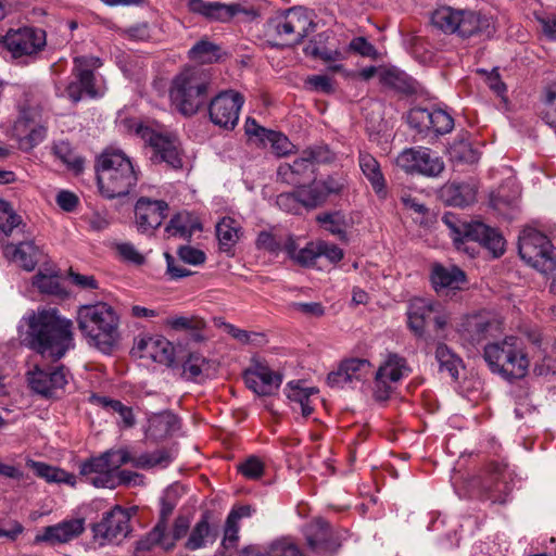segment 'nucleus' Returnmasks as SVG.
<instances>
[{"label":"nucleus","instance_id":"nucleus-1","mask_svg":"<svg viewBox=\"0 0 556 556\" xmlns=\"http://www.w3.org/2000/svg\"><path fill=\"white\" fill-rule=\"evenodd\" d=\"M27 345L42 356L60 359L73 346V323L55 308L31 312L23 318Z\"/></svg>","mask_w":556,"mask_h":556},{"label":"nucleus","instance_id":"nucleus-2","mask_svg":"<svg viewBox=\"0 0 556 556\" xmlns=\"http://www.w3.org/2000/svg\"><path fill=\"white\" fill-rule=\"evenodd\" d=\"M169 463L170 455L166 450L134 455L127 447L111 448L84 460L79 466V475L96 488L114 489V470L123 465L131 464L136 468L149 469Z\"/></svg>","mask_w":556,"mask_h":556},{"label":"nucleus","instance_id":"nucleus-3","mask_svg":"<svg viewBox=\"0 0 556 556\" xmlns=\"http://www.w3.org/2000/svg\"><path fill=\"white\" fill-rule=\"evenodd\" d=\"M78 329L89 345L109 354L119 339V316L110 304L81 305L77 311Z\"/></svg>","mask_w":556,"mask_h":556},{"label":"nucleus","instance_id":"nucleus-4","mask_svg":"<svg viewBox=\"0 0 556 556\" xmlns=\"http://www.w3.org/2000/svg\"><path fill=\"white\" fill-rule=\"evenodd\" d=\"M99 190L108 199L127 195L138 182V173L122 151H104L97 160Z\"/></svg>","mask_w":556,"mask_h":556},{"label":"nucleus","instance_id":"nucleus-5","mask_svg":"<svg viewBox=\"0 0 556 556\" xmlns=\"http://www.w3.org/2000/svg\"><path fill=\"white\" fill-rule=\"evenodd\" d=\"M211 75L199 67H187L176 75L169 88L172 105L184 116H192L206 103Z\"/></svg>","mask_w":556,"mask_h":556},{"label":"nucleus","instance_id":"nucleus-6","mask_svg":"<svg viewBox=\"0 0 556 556\" xmlns=\"http://www.w3.org/2000/svg\"><path fill=\"white\" fill-rule=\"evenodd\" d=\"M483 357L493 374L509 380L523 378L530 365L522 339L515 336L486 344Z\"/></svg>","mask_w":556,"mask_h":556},{"label":"nucleus","instance_id":"nucleus-7","mask_svg":"<svg viewBox=\"0 0 556 556\" xmlns=\"http://www.w3.org/2000/svg\"><path fill=\"white\" fill-rule=\"evenodd\" d=\"M442 222L450 229V235L459 249L460 244L469 241L480 243L494 257L505 252V239L498 230L481 222H463L456 214L447 212Z\"/></svg>","mask_w":556,"mask_h":556},{"label":"nucleus","instance_id":"nucleus-8","mask_svg":"<svg viewBox=\"0 0 556 556\" xmlns=\"http://www.w3.org/2000/svg\"><path fill=\"white\" fill-rule=\"evenodd\" d=\"M519 255L544 275L556 273V248L549 239L534 228H525L519 236Z\"/></svg>","mask_w":556,"mask_h":556},{"label":"nucleus","instance_id":"nucleus-9","mask_svg":"<svg viewBox=\"0 0 556 556\" xmlns=\"http://www.w3.org/2000/svg\"><path fill=\"white\" fill-rule=\"evenodd\" d=\"M333 160L334 154L327 146L309 147L303 150L292 163H281L277 169V175L281 181L299 187L315 175L316 165L330 163Z\"/></svg>","mask_w":556,"mask_h":556},{"label":"nucleus","instance_id":"nucleus-10","mask_svg":"<svg viewBox=\"0 0 556 556\" xmlns=\"http://www.w3.org/2000/svg\"><path fill=\"white\" fill-rule=\"evenodd\" d=\"M269 27L285 45L300 43L315 27L311 12L295 7L277 13L269 21Z\"/></svg>","mask_w":556,"mask_h":556},{"label":"nucleus","instance_id":"nucleus-11","mask_svg":"<svg viewBox=\"0 0 556 556\" xmlns=\"http://www.w3.org/2000/svg\"><path fill=\"white\" fill-rule=\"evenodd\" d=\"M136 134L150 149V160L152 163H165L172 168L182 167L179 141L176 136L154 130L142 124L136 127Z\"/></svg>","mask_w":556,"mask_h":556},{"label":"nucleus","instance_id":"nucleus-12","mask_svg":"<svg viewBox=\"0 0 556 556\" xmlns=\"http://www.w3.org/2000/svg\"><path fill=\"white\" fill-rule=\"evenodd\" d=\"M1 42L13 59H33L45 49L47 34L43 29L36 27L9 29Z\"/></svg>","mask_w":556,"mask_h":556},{"label":"nucleus","instance_id":"nucleus-13","mask_svg":"<svg viewBox=\"0 0 556 556\" xmlns=\"http://www.w3.org/2000/svg\"><path fill=\"white\" fill-rule=\"evenodd\" d=\"M73 62L75 79L66 86V96L74 103L79 102L84 94L89 98L98 97L93 70L102 65L101 60L93 55H83L74 58Z\"/></svg>","mask_w":556,"mask_h":556},{"label":"nucleus","instance_id":"nucleus-14","mask_svg":"<svg viewBox=\"0 0 556 556\" xmlns=\"http://www.w3.org/2000/svg\"><path fill=\"white\" fill-rule=\"evenodd\" d=\"M396 165L408 174L427 177H438L445 168L442 157L426 147L403 150L396 157Z\"/></svg>","mask_w":556,"mask_h":556},{"label":"nucleus","instance_id":"nucleus-15","mask_svg":"<svg viewBox=\"0 0 556 556\" xmlns=\"http://www.w3.org/2000/svg\"><path fill=\"white\" fill-rule=\"evenodd\" d=\"M244 97L232 89L220 91L208 104L211 122L226 130H232L238 125Z\"/></svg>","mask_w":556,"mask_h":556},{"label":"nucleus","instance_id":"nucleus-16","mask_svg":"<svg viewBox=\"0 0 556 556\" xmlns=\"http://www.w3.org/2000/svg\"><path fill=\"white\" fill-rule=\"evenodd\" d=\"M130 532V516L121 506L105 513L102 519L93 525V540L100 546L121 543Z\"/></svg>","mask_w":556,"mask_h":556},{"label":"nucleus","instance_id":"nucleus-17","mask_svg":"<svg viewBox=\"0 0 556 556\" xmlns=\"http://www.w3.org/2000/svg\"><path fill=\"white\" fill-rule=\"evenodd\" d=\"M409 370L404 357L397 354H389L379 366L375 376V400L379 402L387 401L394 390L393 383L399 382L404 376L408 375Z\"/></svg>","mask_w":556,"mask_h":556},{"label":"nucleus","instance_id":"nucleus-18","mask_svg":"<svg viewBox=\"0 0 556 556\" xmlns=\"http://www.w3.org/2000/svg\"><path fill=\"white\" fill-rule=\"evenodd\" d=\"M345 531L333 530L329 522L318 518L306 528L307 546L318 556H332L341 546Z\"/></svg>","mask_w":556,"mask_h":556},{"label":"nucleus","instance_id":"nucleus-19","mask_svg":"<svg viewBox=\"0 0 556 556\" xmlns=\"http://www.w3.org/2000/svg\"><path fill=\"white\" fill-rule=\"evenodd\" d=\"M168 204L164 200L141 197L135 204V217L138 231L144 235L153 232L162 225L168 214Z\"/></svg>","mask_w":556,"mask_h":556},{"label":"nucleus","instance_id":"nucleus-20","mask_svg":"<svg viewBox=\"0 0 556 556\" xmlns=\"http://www.w3.org/2000/svg\"><path fill=\"white\" fill-rule=\"evenodd\" d=\"M28 383L34 392L52 397L67 384V370L63 366L48 369L36 367L28 374Z\"/></svg>","mask_w":556,"mask_h":556},{"label":"nucleus","instance_id":"nucleus-21","mask_svg":"<svg viewBox=\"0 0 556 556\" xmlns=\"http://www.w3.org/2000/svg\"><path fill=\"white\" fill-rule=\"evenodd\" d=\"M509 479L507 464L504 462L492 460L485 466L482 488L492 502L505 501L511 490Z\"/></svg>","mask_w":556,"mask_h":556},{"label":"nucleus","instance_id":"nucleus-22","mask_svg":"<svg viewBox=\"0 0 556 556\" xmlns=\"http://www.w3.org/2000/svg\"><path fill=\"white\" fill-rule=\"evenodd\" d=\"M175 504L162 500L160 519L155 527L137 543L138 551H150L154 546L159 545L165 551L173 548V540L166 536L167 521L169 516L173 514Z\"/></svg>","mask_w":556,"mask_h":556},{"label":"nucleus","instance_id":"nucleus-23","mask_svg":"<svg viewBox=\"0 0 556 556\" xmlns=\"http://www.w3.org/2000/svg\"><path fill=\"white\" fill-rule=\"evenodd\" d=\"M371 371V364L364 358H350L341 363L337 371L327 377V383L332 388H342L346 383L362 381Z\"/></svg>","mask_w":556,"mask_h":556},{"label":"nucleus","instance_id":"nucleus-24","mask_svg":"<svg viewBox=\"0 0 556 556\" xmlns=\"http://www.w3.org/2000/svg\"><path fill=\"white\" fill-rule=\"evenodd\" d=\"M84 531L85 519L63 520L56 525L45 527L42 532L36 535L35 543L63 544L78 538Z\"/></svg>","mask_w":556,"mask_h":556},{"label":"nucleus","instance_id":"nucleus-25","mask_svg":"<svg viewBox=\"0 0 556 556\" xmlns=\"http://www.w3.org/2000/svg\"><path fill=\"white\" fill-rule=\"evenodd\" d=\"M135 349L140 358H149L164 365H170L174 362V348L163 337L140 338L136 341Z\"/></svg>","mask_w":556,"mask_h":556},{"label":"nucleus","instance_id":"nucleus-26","mask_svg":"<svg viewBox=\"0 0 556 556\" xmlns=\"http://www.w3.org/2000/svg\"><path fill=\"white\" fill-rule=\"evenodd\" d=\"M244 381L253 392L266 396L280 387L282 377L267 366L257 365L254 369L245 371Z\"/></svg>","mask_w":556,"mask_h":556},{"label":"nucleus","instance_id":"nucleus-27","mask_svg":"<svg viewBox=\"0 0 556 556\" xmlns=\"http://www.w3.org/2000/svg\"><path fill=\"white\" fill-rule=\"evenodd\" d=\"M430 280L437 293L447 294L448 291L462 288L466 282V275L456 266L445 267L437 263L431 268Z\"/></svg>","mask_w":556,"mask_h":556},{"label":"nucleus","instance_id":"nucleus-28","mask_svg":"<svg viewBox=\"0 0 556 556\" xmlns=\"http://www.w3.org/2000/svg\"><path fill=\"white\" fill-rule=\"evenodd\" d=\"M3 254L27 271L34 270L37 264L45 258L43 251L34 241H24L18 244L9 243L3 248Z\"/></svg>","mask_w":556,"mask_h":556},{"label":"nucleus","instance_id":"nucleus-29","mask_svg":"<svg viewBox=\"0 0 556 556\" xmlns=\"http://www.w3.org/2000/svg\"><path fill=\"white\" fill-rule=\"evenodd\" d=\"M434 304L433 301L422 298H415L409 302L407 309L408 327L417 337H422L426 328L431 326Z\"/></svg>","mask_w":556,"mask_h":556},{"label":"nucleus","instance_id":"nucleus-30","mask_svg":"<svg viewBox=\"0 0 556 556\" xmlns=\"http://www.w3.org/2000/svg\"><path fill=\"white\" fill-rule=\"evenodd\" d=\"M215 232L219 250L232 255L233 248L243 233L240 223L232 217L225 216L216 224Z\"/></svg>","mask_w":556,"mask_h":556},{"label":"nucleus","instance_id":"nucleus-31","mask_svg":"<svg viewBox=\"0 0 556 556\" xmlns=\"http://www.w3.org/2000/svg\"><path fill=\"white\" fill-rule=\"evenodd\" d=\"M358 164L364 176L370 182L374 191L379 198L387 197L386 179L381 172L379 162L367 152H359Z\"/></svg>","mask_w":556,"mask_h":556},{"label":"nucleus","instance_id":"nucleus-32","mask_svg":"<svg viewBox=\"0 0 556 556\" xmlns=\"http://www.w3.org/2000/svg\"><path fill=\"white\" fill-rule=\"evenodd\" d=\"M458 20L460 21L456 33L462 37H471L477 34L490 36L491 34V22L486 16L471 11H460Z\"/></svg>","mask_w":556,"mask_h":556},{"label":"nucleus","instance_id":"nucleus-33","mask_svg":"<svg viewBox=\"0 0 556 556\" xmlns=\"http://www.w3.org/2000/svg\"><path fill=\"white\" fill-rule=\"evenodd\" d=\"M26 465L36 473V476L45 479L49 483H64L71 486L76 485V477L64 469L33 459L27 460Z\"/></svg>","mask_w":556,"mask_h":556},{"label":"nucleus","instance_id":"nucleus-34","mask_svg":"<svg viewBox=\"0 0 556 556\" xmlns=\"http://www.w3.org/2000/svg\"><path fill=\"white\" fill-rule=\"evenodd\" d=\"M442 197L448 205L467 206L475 202L476 190L465 182H451L443 187Z\"/></svg>","mask_w":556,"mask_h":556},{"label":"nucleus","instance_id":"nucleus-35","mask_svg":"<svg viewBox=\"0 0 556 556\" xmlns=\"http://www.w3.org/2000/svg\"><path fill=\"white\" fill-rule=\"evenodd\" d=\"M212 363L199 353H190L182 364V377L190 381L200 382L210 377Z\"/></svg>","mask_w":556,"mask_h":556},{"label":"nucleus","instance_id":"nucleus-36","mask_svg":"<svg viewBox=\"0 0 556 556\" xmlns=\"http://www.w3.org/2000/svg\"><path fill=\"white\" fill-rule=\"evenodd\" d=\"M188 10L192 13L203 15L211 20H222L224 14L231 17L235 10L231 5L204 0H188Z\"/></svg>","mask_w":556,"mask_h":556},{"label":"nucleus","instance_id":"nucleus-37","mask_svg":"<svg viewBox=\"0 0 556 556\" xmlns=\"http://www.w3.org/2000/svg\"><path fill=\"white\" fill-rule=\"evenodd\" d=\"M222 48L208 39L199 40L188 51V58L199 64L216 63L222 59Z\"/></svg>","mask_w":556,"mask_h":556},{"label":"nucleus","instance_id":"nucleus-38","mask_svg":"<svg viewBox=\"0 0 556 556\" xmlns=\"http://www.w3.org/2000/svg\"><path fill=\"white\" fill-rule=\"evenodd\" d=\"M216 538L217 530L210 526L207 516L203 515L192 529L186 542V548L190 551L202 548L207 541L214 542Z\"/></svg>","mask_w":556,"mask_h":556},{"label":"nucleus","instance_id":"nucleus-39","mask_svg":"<svg viewBox=\"0 0 556 556\" xmlns=\"http://www.w3.org/2000/svg\"><path fill=\"white\" fill-rule=\"evenodd\" d=\"M381 81L403 93H415L417 91V81L405 72L397 68H388L381 74Z\"/></svg>","mask_w":556,"mask_h":556},{"label":"nucleus","instance_id":"nucleus-40","mask_svg":"<svg viewBox=\"0 0 556 556\" xmlns=\"http://www.w3.org/2000/svg\"><path fill=\"white\" fill-rule=\"evenodd\" d=\"M458 17H460V11L451 7H441L432 13L431 24L443 33L454 34L459 27Z\"/></svg>","mask_w":556,"mask_h":556},{"label":"nucleus","instance_id":"nucleus-41","mask_svg":"<svg viewBox=\"0 0 556 556\" xmlns=\"http://www.w3.org/2000/svg\"><path fill=\"white\" fill-rule=\"evenodd\" d=\"M200 228V225L193 222L188 213H178L170 218L165 231L169 236L189 239Z\"/></svg>","mask_w":556,"mask_h":556},{"label":"nucleus","instance_id":"nucleus-42","mask_svg":"<svg viewBox=\"0 0 556 556\" xmlns=\"http://www.w3.org/2000/svg\"><path fill=\"white\" fill-rule=\"evenodd\" d=\"M33 285L41 292L50 295L65 298L67 292L60 283L55 270L49 273L38 271L33 278Z\"/></svg>","mask_w":556,"mask_h":556},{"label":"nucleus","instance_id":"nucleus-43","mask_svg":"<svg viewBox=\"0 0 556 556\" xmlns=\"http://www.w3.org/2000/svg\"><path fill=\"white\" fill-rule=\"evenodd\" d=\"M53 152L74 174L78 175L84 170L85 160L73 150L68 142L60 141L55 143Z\"/></svg>","mask_w":556,"mask_h":556},{"label":"nucleus","instance_id":"nucleus-44","mask_svg":"<svg viewBox=\"0 0 556 556\" xmlns=\"http://www.w3.org/2000/svg\"><path fill=\"white\" fill-rule=\"evenodd\" d=\"M435 359L439 364V370L446 372L452 379L458 378V366L462 361L447 348L446 344L440 343L435 349Z\"/></svg>","mask_w":556,"mask_h":556},{"label":"nucleus","instance_id":"nucleus-45","mask_svg":"<svg viewBox=\"0 0 556 556\" xmlns=\"http://www.w3.org/2000/svg\"><path fill=\"white\" fill-rule=\"evenodd\" d=\"M179 428V419L172 413H163L150 420L149 430L155 437L170 435Z\"/></svg>","mask_w":556,"mask_h":556},{"label":"nucleus","instance_id":"nucleus-46","mask_svg":"<svg viewBox=\"0 0 556 556\" xmlns=\"http://www.w3.org/2000/svg\"><path fill=\"white\" fill-rule=\"evenodd\" d=\"M298 188L305 208H316L323 205L328 199L319 180H313L308 185L302 184Z\"/></svg>","mask_w":556,"mask_h":556},{"label":"nucleus","instance_id":"nucleus-47","mask_svg":"<svg viewBox=\"0 0 556 556\" xmlns=\"http://www.w3.org/2000/svg\"><path fill=\"white\" fill-rule=\"evenodd\" d=\"M48 118L45 116L41 105H27L23 106L20 111V116L16 121L17 130H27L28 127L39 124H47Z\"/></svg>","mask_w":556,"mask_h":556},{"label":"nucleus","instance_id":"nucleus-48","mask_svg":"<svg viewBox=\"0 0 556 556\" xmlns=\"http://www.w3.org/2000/svg\"><path fill=\"white\" fill-rule=\"evenodd\" d=\"M490 327V321L484 317L472 316L467 319L464 333L472 344H477L486 338Z\"/></svg>","mask_w":556,"mask_h":556},{"label":"nucleus","instance_id":"nucleus-49","mask_svg":"<svg viewBox=\"0 0 556 556\" xmlns=\"http://www.w3.org/2000/svg\"><path fill=\"white\" fill-rule=\"evenodd\" d=\"M244 130L250 138L255 137L261 142L268 141L270 143H276L278 141H282L283 143H287V137L274 130L262 127L256 123L254 118L251 117L247 118Z\"/></svg>","mask_w":556,"mask_h":556},{"label":"nucleus","instance_id":"nucleus-50","mask_svg":"<svg viewBox=\"0 0 556 556\" xmlns=\"http://www.w3.org/2000/svg\"><path fill=\"white\" fill-rule=\"evenodd\" d=\"M265 556H303L299 545L291 538L270 542L263 553Z\"/></svg>","mask_w":556,"mask_h":556},{"label":"nucleus","instance_id":"nucleus-51","mask_svg":"<svg viewBox=\"0 0 556 556\" xmlns=\"http://www.w3.org/2000/svg\"><path fill=\"white\" fill-rule=\"evenodd\" d=\"M22 224V217L16 214L12 205L0 199V230L10 236Z\"/></svg>","mask_w":556,"mask_h":556},{"label":"nucleus","instance_id":"nucleus-52","mask_svg":"<svg viewBox=\"0 0 556 556\" xmlns=\"http://www.w3.org/2000/svg\"><path fill=\"white\" fill-rule=\"evenodd\" d=\"M451 159L455 162L473 164L479 161V152L467 140L455 141L450 148Z\"/></svg>","mask_w":556,"mask_h":556},{"label":"nucleus","instance_id":"nucleus-53","mask_svg":"<svg viewBox=\"0 0 556 556\" xmlns=\"http://www.w3.org/2000/svg\"><path fill=\"white\" fill-rule=\"evenodd\" d=\"M317 222L323 228L330 233L337 236L339 239L346 237L344 217L338 213H324L317 216Z\"/></svg>","mask_w":556,"mask_h":556},{"label":"nucleus","instance_id":"nucleus-54","mask_svg":"<svg viewBox=\"0 0 556 556\" xmlns=\"http://www.w3.org/2000/svg\"><path fill=\"white\" fill-rule=\"evenodd\" d=\"M276 204L285 212L300 214L305 208L299 188L292 192H283L277 195Z\"/></svg>","mask_w":556,"mask_h":556},{"label":"nucleus","instance_id":"nucleus-55","mask_svg":"<svg viewBox=\"0 0 556 556\" xmlns=\"http://www.w3.org/2000/svg\"><path fill=\"white\" fill-rule=\"evenodd\" d=\"M454 127L453 117L441 109H431V128L430 132L434 135H445Z\"/></svg>","mask_w":556,"mask_h":556},{"label":"nucleus","instance_id":"nucleus-56","mask_svg":"<svg viewBox=\"0 0 556 556\" xmlns=\"http://www.w3.org/2000/svg\"><path fill=\"white\" fill-rule=\"evenodd\" d=\"M238 471L249 480H257L263 477L265 465L257 456H249L238 465Z\"/></svg>","mask_w":556,"mask_h":556},{"label":"nucleus","instance_id":"nucleus-57","mask_svg":"<svg viewBox=\"0 0 556 556\" xmlns=\"http://www.w3.org/2000/svg\"><path fill=\"white\" fill-rule=\"evenodd\" d=\"M409 125L419 132H430L431 109L414 108L408 114Z\"/></svg>","mask_w":556,"mask_h":556},{"label":"nucleus","instance_id":"nucleus-58","mask_svg":"<svg viewBox=\"0 0 556 556\" xmlns=\"http://www.w3.org/2000/svg\"><path fill=\"white\" fill-rule=\"evenodd\" d=\"M29 131L21 139V147L23 150L28 151L40 144L47 137V124H39L28 127Z\"/></svg>","mask_w":556,"mask_h":556},{"label":"nucleus","instance_id":"nucleus-59","mask_svg":"<svg viewBox=\"0 0 556 556\" xmlns=\"http://www.w3.org/2000/svg\"><path fill=\"white\" fill-rule=\"evenodd\" d=\"M177 254L184 263L193 266L201 265L206 260V255L202 250L191 245L180 247L177 251Z\"/></svg>","mask_w":556,"mask_h":556},{"label":"nucleus","instance_id":"nucleus-60","mask_svg":"<svg viewBox=\"0 0 556 556\" xmlns=\"http://www.w3.org/2000/svg\"><path fill=\"white\" fill-rule=\"evenodd\" d=\"M349 49L365 58L377 59L378 51L365 37H355L349 43Z\"/></svg>","mask_w":556,"mask_h":556},{"label":"nucleus","instance_id":"nucleus-61","mask_svg":"<svg viewBox=\"0 0 556 556\" xmlns=\"http://www.w3.org/2000/svg\"><path fill=\"white\" fill-rule=\"evenodd\" d=\"M318 257V243L311 242L305 248L299 250L294 261L302 266H313Z\"/></svg>","mask_w":556,"mask_h":556},{"label":"nucleus","instance_id":"nucleus-62","mask_svg":"<svg viewBox=\"0 0 556 556\" xmlns=\"http://www.w3.org/2000/svg\"><path fill=\"white\" fill-rule=\"evenodd\" d=\"M113 477L114 480V489L119 485H138L142 483L143 477L137 472L126 470V469H115Z\"/></svg>","mask_w":556,"mask_h":556},{"label":"nucleus","instance_id":"nucleus-63","mask_svg":"<svg viewBox=\"0 0 556 556\" xmlns=\"http://www.w3.org/2000/svg\"><path fill=\"white\" fill-rule=\"evenodd\" d=\"M319 182L323 185L327 198H329L331 194H340L345 188L346 180L343 176L329 175L326 179L319 180Z\"/></svg>","mask_w":556,"mask_h":556},{"label":"nucleus","instance_id":"nucleus-64","mask_svg":"<svg viewBox=\"0 0 556 556\" xmlns=\"http://www.w3.org/2000/svg\"><path fill=\"white\" fill-rule=\"evenodd\" d=\"M317 393L313 388H302L299 382L290 381L287 384V396L290 401L299 404L303 400L306 401V396Z\"/></svg>","mask_w":556,"mask_h":556}]
</instances>
